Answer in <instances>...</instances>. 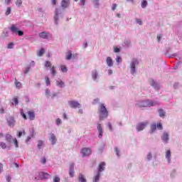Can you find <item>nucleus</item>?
Returning <instances> with one entry per match:
<instances>
[{"mask_svg":"<svg viewBox=\"0 0 182 182\" xmlns=\"http://www.w3.org/2000/svg\"><path fill=\"white\" fill-rule=\"evenodd\" d=\"M98 113L100 116V120H103V119H106L107 116H109V112L107 111V108L105 106V104H100L98 108Z\"/></svg>","mask_w":182,"mask_h":182,"instance_id":"1","label":"nucleus"},{"mask_svg":"<svg viewBox=\"0 0 182 182\" xmlns=\"http://www.w3.org/2000/svg\"><path fill=\"white\" fill-rule=\"evenodd\" d=\"M156 105H157V103L149 100H146L144 101L137 102L135 106L141 109L143 107H151V106H156Z\"/></svg>","mask_w":182,"mask_h":182,"instance_id":"2","label":"nucleus"},{"mask_svg":"<svg viewBox=\"0 0 182 182\" xmlns=\"http://www.w3.org/2000/svg\"><path fill=\"white\" fill-rule=\"evenodd\" d=\"M105 166H106L105 162H102L99 165L98 172L96 176H94L92 182H99V180L100 179V173L105 170Z\"/></svg>","mask_w":182,"mask_h":182,"instance_id":"3","label":"nucleus"},{"mask_svg":"<svg viewBox=\"0 0 182 182\" xmlns=\"http://www.w3.org/2000/svg\"><path fill=\"white\" fill-rule=\"evenodd\" d=\"M80 153L82 154V157H89L92 154V150L90 148H82Z\"/></svg>","mask_w":182,"mask_h":182,"instance_id":"4","label":"nucleus"},{"mask_svg":"<svg viewBox=\"0 0 182 182\" xmlns=\"http://www.w3.org/2000/svg\"><path fill=\"white\" fill-rule=\"evenodd\" d=\"M148 124H149V122L147 121L139 122L136 126L137 132H141V130H144V129H146V127H147Z\"/></svg>","mask_w":182,"mask_h":182,"instance_id":"5","label":"nucleus"},{"mask_svg":"<svg viewBox=\"0 0 182 182\" xmlns=\"http://www.w3.org/2000/svg\"><path fill=\"white\" fill-rule=\"evenodd\" d=\"M136 65H139V61L136 59H133L131 63L132 75H134V73H136Z\"/></svg>","mask_w":182,"mask_h":182,"instance_id":"6","label":"nucleus"},{"mask_svg":"<svg viewBox=\"0 0 182 182\" xmlns=\"http://www.w3.org/2000/svg\"><path fill=\"white\" fill-rule=\"evenodd\" d=\"M68 104L72 109H80V104L77 101L71 100L68 102Z\"/></svg>","mask_w":182,"mask_h":182,"instance_id":"7","label":"nucleus"},{"mask_svg":"<svg viewBox=\"0 0 182 182\" xmlns=\"http://www.w3.org/2000/svg\"><path fill=\"white\" fill-rule=\"evenodd\" d=\"M6 121L9 127H14L15 126V123H16L15 117H8L6 118Z\"/></svg>","mask_w":182,"mask_h":182,"instance_id":"8","label":"nucleus"},{"mask_svg":"<svg viewBox=\"0 0 182 182\" xmlns=\"http://www.w3.org/2000/svg\"><path fill=\"white\" fill-rule=\"evenodd\" d=\"M69 174L70 177H75V164H73L70 165Z\"/></svg>","mask_w":182,"mask_h":182,"instance_id":"9","label":"nucleus"},{"mask_svg":"<svg viewBox=\"0 0 182 182\" xmlns=\"http://www.w3.org/2000/svg\"><path fill=\"white\" fill-rule=\"evenodd\" d=\"M70 4V0H62L61 1V6L64 9H66V8H68V6H69Z\"/></svg>","mask_w":182,"mask_h":182,"instance_id":"10","label":"nucleus"},{"mask_svg":"<svg viewBox=\"0 0 182 182\" xmlns=\"http://www.w3.org/2000/svg\"><path fill=\"white\" fill-rule=\"evenodd\" d=\"M4 137L7 143H12V141L14 140V136H12V135L10 134H6Z\"/></svg>","mask_w":182,"mask_h":182,"instance_id":"11","label":"nucleus"},{"mask_svg":"<svg viewBox=\"0 0 182 182\" xmlns=\"http://www.w3.org/2000/svg\"><path fill=\"white\" fill-rule=\"evenodd\" d=\"M97 130L99 132L98 137L100 139H102V137L103 136V129L102 128V125L100 124H97Z\"/></svg>","mask_w":182,"mask_h":182,"instance_id":"12","label":"nucleus"},{"mask_svg":"<svg viewBox=\"0 0 182 182\" xmlns=\"http://www.w3.org/2000/svg\"><path fill=\"white\" fill-rule=\"evenodd\" d=\"M28 116L30 120H35V111L33 110L28 111Z\"/></svg>","mask_w":182,"mask_h":182,"instance_id":"13","label":"nucleus"},{"mask_svg":"<svg viewBox=\"0 0 182 182\" xmlns=\"http://www.w3.org/2000/svg\"><path fill=\"white\" fill-rule=\"evenodd\" d=\"M165 157L168 161V163L171 161V151L170 150L166 151Z\"/></svg>","mask_w":182,"mask_h":182,"instance_id":"14","label":"nucleus"},{"mask_svg":"<svg viewBox=\"0 0 182 182\" xmlns=\"http://www.w3.org/2000/svg\"><path fill=\"white\" fill-rule=\"evenodd\" d=\"M161 140L165 143H168V134L167 132H164L163 136H161Z\"/></svg>","mask_w":182,"mask_h":182,"instance_id":"15","label":"nucleus"},{"mask_svg":"<svg viewBox=\"0 0 182 182\" xmlns=\"http://www.w3.org/2000/svg\"><path fill=\"white\" fill-rule=\"evenodd\" d=\"M49 36V33L48 32H41L39 33V37L42 38V39H48Z\"/></svg>","mask_w":182,"mask_h":182,"instance_id":"16","label":"nucleus"},{"mask_svg":"<svg viewBox=\"0 0 182 182\" xmlns=\"http://www.w3.org/2000/svg\"><path fill=\"white\" fill-rule=\"evenodd\" d=\"M50 141H51L52 144H56V136L53 134H50Z\"/></svg>","mask_w":182,"mask_h":182,"instance_id":"17","label":"nucleus"},{"mask_svg":"<svg viewBox=\"0 0 182 182\" xmlns=\"http://www.w3.org/2000/svg\"><path fill=\"white\" fill-rule=\"evenodd\" d=\"M106 63L109 68H112V66H113V60L112 59V58L107 57Z\"/></svg>","mask_w":182,"mask_h":182,"instance_id":"18","label":"nucleus"},{"mask_svg":"<svg viewBox=\"0 0 182 182\" xmlns=\"http://www.w3.org/2000/svg\"><path fill=\"white\" fill-rule=\"evenodd\" d=\"M10 31L13 33H18V27L15 26V24H12L11 26L10 27Z\"/></svg>","mask_w":182,"mask_h":182,"instance_id":"19","label":"nucleus"},{"mask_svg":"<svg viewBox=\"0 0 182 182\" xmlns=\"http://www.w3.org/2000/svg\"><path fill=\"white\" fill-rule=\"evenodd\" d=\"M59 14H60V11H59L58 9H56L55 12V16H54L55 22H58V19H59Z\"/></svg>","mask_w":182,"mask_h":182,"instance_id":"20","label":"nucleus"},{"mask_svg":"<svg viewBox=\"0 0 182 182\" xmlns=\"http://www.w3.org/2000/svg\"><path fill=\"white\" fill-rule=\"evenodd\" d=\"M156 130H157V124H152L151 125V131H150L151 134L154 133V132H156Z\"/></svg>","mask_w":182,"mask_h":182,"instance_id":"21","label":"nucleus"},{"mask_svg":"<svg viewBox=\"0 0 182 182\" xmlns=\"http://www.w3.org/2000/svg\"><path fill=\"white\" fill-rule=\"evenodd\" d=\"M92 77L93 80H97L98 75H97V70H95L92 72Z\"/></svg>","mask_w":182,"mask_h":182,"instance_id":"22","label":"nucleus"},{"mask_svg":"<svg viewBox=\"0 0 182 182\" xmlns=\"http://www.w3.org/2000/svg\"><path fill=\"white\" fill-rule=\"evenodd\" d=\"M72 56H73V54L71 50H69L65 55V59H67V60H70V59H72Z\"/></svg>","mask_w":182,"mask_h":182,"instance_id":"23","label":"nucleus"},{"mask_svg":"<svg viewBox=\"0 0 182 182\" xmlns=\"http://www.w3.org/2000/svg\"><path fill=\"white\" fill-rule=\"evenodd\" d=\"M78 180L80 182H86V178H85V176L82 173L79 175Z\"/></svg>","mask_w":182,"mask_h":182,"instance_id":"24","label":"nucleus"},{"mask_svg":"<svg viewBox=\"0 0 182 182\" xmlns=\"http://www.w3.org/2000/svg\"><path fill=\"white\" fill-rule=\"evenodd\" d=\"M15 85L17 89H21V87H22V83H21V82H18L16 78H15Z\"/></svg>","mask_w":182,"mask_h":182,"instance_id":"25","label":"nucleus"},{"mask_svg":"<svg viewBox=\"0 0 182 182\" xmlns=\"http://www.w3.org/2000/svg\"><path fill=\"white\" fill-rule=\"evenodd\" d=\"M56 85L59 87H63V86H65V82L62 80H58L56 81Z\"/></svg>","mask_w":182,"mask_h":182,"instance_id":"26","label":"nucleus"},{"mask_svg":"<svg viewBox=\"0 0 182 182\" xmlns=\"http://www.w3.org/2000/svg\"><path fill=\"white\" fill-rule=\"evenodd\" d=\"M159 113L160 117H164V116H166V112H164V110H163V109H159Z\"/></svg>","mask_w":182,"mask_h":182,"instance_id":"27","label":"nucleus"},{"mask_svg":"<svg viewBox=\"0 0 182 182\" xmlns=\"http://www.w3.org/2000/svg\"><path fill=\"white\" fill-rule=\"evenodd\" d=\"M20 114L24 120H28V117L26 116V114L23 112V110L21 111Z\"/></svg>","mask_w":182,"mask_h":182,"instance_id":"28","label":"nucleus"},{"mask_svg":"<svg viewBox=\"0 0 182 182\" xmlns=\"http://www.w3.org/2000/svg\"><path fill=\"white\" fill-rule=\"evenodd\" d=\"M50 72L53 75V76H56V70L55 69L54 65H53L50 68Z\"/></svg>","mask_w":182,"mask_h":182,"instance_id":"29","label":"nucleus"},{"mask_svg":"<svg viewBox=\"0 0 182 182\" xmlns=\"http://www.w3.org/2000/svg\"><path fill=\"white\" fill-rule=\"evenodd\" d=\"M43 53H45V49L41 48L38 52V56H43Z\"/></svg>","mask_w":182,"mask_h":182,"instance_id":"30","label":"nucleus"},{"mask_svg":"<svg viewBox=\"0 0 182 182\" xmlns=\"http://www.w3.org/2000/svg\"><path fill=\"white\" fill-rule=\"evenodd\" d=\"M45 68H52V63L50 61H46Z\"/></svg>","mask_w":182,"mask_h":182,"instance_id":"31","label":"nucleus"},{"mask_svg":"<svg viewBox=\"0 0 182 182\" xmlns=\"http://www.w3.org/2000/svg\"><path fill=\"white\" fill-rule=\"evenodd\" d=\"M42 146H43V141L39 140L37 146L39 149H42Z\"/></svg>","mask_w":182,"mask_h":182,"instance_id":"32","label":"nucleus"},{"mask_svg":"<svg viewBox=\"0 0 182 182\" xmlns=\"http://www.w3.org/2000/svg\"><path fill=\"white\" fill-rule=\"evenodd\" d=\"M150 85H151V86H152L153 87H156V86L157 85V83H156V82H154V80L151 79V80H150Z\"/></svg>","mask_w":182,"mask_h":182,"instance_id":"33","label":"nucleus"},{"mask_svg":"<svg viewBox=\"0 0 182 182\" xmlns=\"http://www.w3.org/2000/svg\"><path fill=\"white\" fill-rule=\"evenodd\" d=\"M60 68H61V71H62L63 73H66V72H68V68H66V66H65V65H61Z\"/></svg>","mask_w":182,"mask_h":182,"instance_id":"34","label":"nucleus"},{"mask_svg":"<svg viewBox=\"0 0 182 182\" xmlns=\"http://www.w3.org/2000/svg\"><path fill=\"white\" fill-rule=\"evenodd\" d=\"M22 134L23 135L26 134V132H25V130H23V132H18L17 136L18 138H21L22 137Z\"/></svg>","mask_w":182,"mask_h":182,"instance_id":"35","label":"nucleus"},{"mask_svg":"<svg viewBox=\"0 0 182 182\" xmlns=\"http://www.w3.org/2000/svg\"><path fill=\"white\" fill-rule=\"evenodd\" d=\"M41 176L42 178H48V177H49V174L43 172L41 173Z\"/></svg>","mask_w":182,"mask_h":182,"instance_id":"36","label":"nucleus"},{"mask_svg":"<svg viewBox=\"0 0 182 182\" xmlns=\"http://www.w3.org/2000/svg\"><path fill=\"white\" fill-rule=\"evenodd\" d=\"M13 101L14 102L15 106H18V103H19V100H18V97H15L13 99Z\"/></svg>","mask_w":182,"mask_h":182,"instance_id":"37","label":"nucleus"},{"mask_svg":"<svg viewBox=\"0 0 182 182\" xmlns=\"http://www.w3.org/2000/svg\"><path fill=\"white\" fill-rule=\"evenodd\" d=\"M46 84L47 85V86H50V80H49L48 77H46Z\"/></svg>","mask_w":182,"mask_h":182,"instance_id":"38","label":"nucleus"},{"mask_svg":"<svg viewBox=\"0 0 182 182\" xmlns=\"http://www.w3.org/2000/svg\"><path fill=\"white\" fill-rule=\"evenodd\" d=\"M147 6V1L144 0L141 2V8H146Z\"/></svg>","mask_w":182,"mask_h":182,"instance_id":"39","label":"nucleus"},{"mask_svg":"<svg viewBox=\"0 0 182 182\" xmlns=\"http://www.w3.org/2000/svg\"><path fill=\"white\" fill-rule=\"evenodd\" d=\"M13 141H14V144L15 147H16V148L19 147V145L18 144V139H13Z\"/></svg>","mask_w":182,"mask_h":182,"instance_id":"40","label":"nucleus"},{"mask_svg":"<svg viewBox=\"0 0 182 182\" xmlns=\"http://www.w3.org/2000/svg\"><path fill=\"white\" fill-rule=\"evenodd\" d=\"M0 147H1V149H6V144L5 142H0Z\"/></svg>","mask_w":182,"mask_h":182,"instance_id":"41","label":"nucleus"},{"mask_svg":"<svg viewBox=\"0 0 182 182\" xmlns=\"http://www.w3.org/2000/svg\"><path fill=\"white\" fill-rule=\"evenodd\" d=\"M8 49H14V43H9L7 46Z\"/></svg>","mask_w":182,"mask_h":182,"instance_id":"42","label":"nucleus"},{"mask_svg":"<svg viewBox=\"0 0 182 182\" xmlns=\"http://www.w3.org/2000/svg\"><path fill=\"white\" fill-rule=\"evenodd\" d=\"M17 6H21L22 5V0H17L16 2Z\"/></svg>","mask_w":182,"mask_h":182,"instance_id":"43","label":"nucleus"},{"mask_svg":"<svg viewBox=\"0 0 182 182\" xmlns=\"http://www.w3.org/2000/svg\"><path fill=\"white\" fill-rule=\"evenodd\" d=\"M157 129H159V130H163V125L161 124V123H159L156 125Z\"/></svg>","mask_w":182,"mask_h":182,"instance_id":"44","label":"nucleus"},{"mask_svg":"<svg viewBox=\"0 0 182 182\" xmlns=\"http://www.w3.org/2000/svg\"><path fill=\"white\" fill-rule=\"evenodd\" d=\"M11 10L12 9H11V7H8L6 11V15H9L11 14Z\"/></svg>","mask_w":182,"mask_h":182,"instance_id":"45","label":"nucleus"},{"mask_svg":"<svg viewBox=\"0 0 182 182\" xmlns=\"http://www.w3.org/2000/svg\"><path fill=\"white\" fill-rule=\"evenodd\" d=\"M116 62H117V63H120V62H122V58L117 55L116 58Z\"/></svg>","mask_w":182,"mask_h":182,"instance_id":"46","label":"nucleus"},{"mask_svg":"<svg viewBox=\"0 0 182 182\" xmlns=\"http://www.w3.org/2000/svg\"><path fill=\"white\" fill-rule=\"evenodd\" d=\"M53 182H59L60 181V178H59V177L58 176H55L53 180Z\"/></svg>","mask_w":182,"mask_h":182,"instance_id":"47","label":"nucleus"},{"mask_svg":"<svg viewBox=\"0 0 182 182\" xmlns=\"http://www.w3.org/2000/svg\"><path fill=\"white\" fill-rule=\"evenodd\" d=\"M60 123H62V120L58 118L56 119V125L59 126V124H60Z\"/></svg>","mask_w":182,"mask_h":182,"instance_id":"48","label":"nucleus"},{"mask_svg":"<svg viewBox=\"0 0 182 182\" xmlns=\"http://www.w3.org/2000/svg\"><path fill=\"white\" fill-rule=\"evenodd\" d=\"M114 52H115V53H119V52H120V49L117 47H114Z\"/></svg>","mask_w":182,"mask_h":182,"instance_id":"49","label":"nucleus"},{"mask_svg":"<svg viewBox=\"0 0 182 182\" xmlns=\"http://www.w3.org/2000/svg\"><path fill=\"white\" fill-rule=\"evenodd\" d=\"M114 151H115L117 156H118V157H119V156H120V155L119 154V149H117V147H115V148H114Z\"/></svg>","mask_w":182,"mask_h":182,"instance_id":"50","label":"nucleus"},{"mask_svg":"<svg viewBox=\"0 0 182 182\" xmlns=\"http://www.w3.org/2000/svg\"><path fill=\"white\" fill-rule=\"evenodd\" d=\"M152 157H153V156H151V153H149L148 155H147V156H146V159H147L148 160H151Z\"/></svg>","mask_w":182,"mask_h":182,"instance_id":"51","label":"nucleus"},{"mask_svg":"<svg viewBox=\"0 0 182 182\" xmlns=\"http://www.w3.org/2000/svg\"><path fill=\"white\" fill-rule=\"evenodd\" d=\"M107 126H108L109 130L111 132H113V127H112V124H110V122L108 123Z\"/></svg>","mask_w":182,"mask_h":182,"instance_id":"52","label":"nucleus"},{"mask_svg":"<svg viewBox=\"0 0 182 182\" xmlns=\"http://www.w3.org/2000/svg\"><path fill=\"white\" fill-rule=\"evenodd\" d=\"M17 33H18V36H23V31H18Z\"/></svg>","mask_w":182,"mask_h":182,"instance_id":"53","label":"nucleus"},{"mask_svg":"<svg viewBox=\"0 0 182 182\" xmlns=\"http://www.w3.org/2000/svg\"><path fill=\"white\" fill-rule=\"evenodd\" d=\"M50 95V90L48 89L46 90V96H49Z\"/></svg>","mask_w":182,"mask_h":182,"instance_id":"54","label":"nucleus"},{"mask_svg":"<svg viewBox=\"0 0 182 182\" xmlns=\"http://www.w3.org/2000/svg\"><path fill=\"white\" fill-rule=\"evenodd\" d=\"M41 163H42V164H45L46 163V158L43 157L41 159Z\"/></svg>","mask_w":182,"mask_h":182,"instance_id":"55","label":"nucleus"},{"mask_svg":"<svg viewBox=\"0 0 182 182\" xmlns=\"http://www.w3.org/2000/svg\"><path fill=\"white\" fill-rule=\"evenodd\" d=\"M136 22L139 23V25H142L143 22L141 21V19L136 18Z\"/></svg>","mask_w":182,"mask_h":182,"instance_id":"56","label":"nucleus"},{"mask_svg":"<svg viewBox=\"0 0 182 182\" xmlns=\"http://www.w3.org/2000/svg\"><path fill=\"white\" fill-rule=\"evenodd\" d=\"M156 39L159 42H160V39H161V34H159L156 37Z\"/></svg>","mask_w":182,"mask_h":182,"instance_id":"57","label":"nucleus"},{"mask_svg":"<svg viewBox=\"0 0 182 182\" xmlns=\"http://www.w3.org/2000/svg\"><path fill=\"white\" fill-rule=\"evenodd\" d=\"M116 8H117V4H114L112 5V11H114V10L116 9Z\"/></svg>","mask_w":182,"mask_h":182,"instance_id":"58","label":"nucleus"},{"mask_svg":"<svg viewBox=\"0 0 182 182\" xmlns=\"http://www.w3.org/2000/svg\"><path fill=\"white\" fill-rule=\"evenodd\" d=\"M80 2H81V5L83 6H85L86 0H80Z\"/></svg>","mask_w":182,"mask_h":182,"instance_id":"59","label":"nucleus"},{"mask_svg":"<svg viewBox=\"0 0 182 182\" xmlns=\"http://www.w3.org/2000/svg\"><path fill=\"white\" fill-rule=\"evenodd\" d=\"M0 113L1 114L5 113V109L4 108H0Z\"/></svg>","mask_w":182,"mask_h":182,"instance_id":"60","label":"nucleus"},{"mask_svg":"<svg viewBox=\"0 0 182 182\" xmlns=\"http://www.w3.org/2000/svg\"><path fill=\"white\" fill-rule=\"evenodd\" d=\"M31 136H28L27 139H26V142L28 143V141H31Z\"/></svg>","mask_w":182,"mask_h":182,"instance_id":"61","label":"nucleus"},{"mask_svg":"<svg viewBox=\"0 0 182 182\" xmlns=\"http://www.w3.org/2000/svg\"><path fill=\"white\" fill-rule=\"evenodd\" d=\"M5 4H6V5H9V4H11V0H5Z\"/></svg>","mask_w":182,"mask_h":182,"instance_id":"62","label":"nucleus"},{"mask_svg":"<svg viewBox=\"0 0 182 182\" xmlns=\"http://www.w3.org/2000/svg\"><path fill=\"white\" fill-rule=\"evenodd\" d=\"M52 1V5H56V0H51Z\"/></svg>","mask_w":182,"mask_h":182,"instance_id":"63","label":"nucleus"},{"mask_svg":"<svg viewBox=\"0 0 182 182\" xmlns=\"http://www.w3.org/2000/svg\"><path fill=\"white\" fill-rule=\"evenodd\" d=\"M112 73H113V70H108V74L109 75H112Z\"/></svg>","mask_w":182,"mask_h":182,"instance_id":"64","label":"nucleus"}]
</instances>
